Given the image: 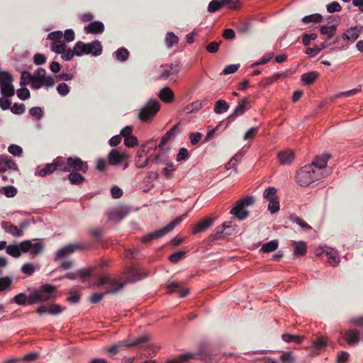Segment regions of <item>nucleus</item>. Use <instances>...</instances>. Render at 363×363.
<instances>
[{"label":"nucleus","mask_w":363,"mask_h":363,"mask_svg":"<svg viewBox=\"0 0 363 363\" xmlns=\"http://www.w3.org/2000/svg\"><path fill=\"white\" fill-rule=\"evenodd\" d=\"M202 101L198 100L191 103L190 105H188L186 107L185 111L186 113L196 112L202 108Z\"/></svg>","instance_id":"de8ad7c7"},{"label":"nucleus","mask_w":363,"mask_h":363,"mask_svg":"<svg viewBox=\"0 0 363 363\" xmlns=\"http://www.w3.org/2000/svg\"><path fill=\"white\" fill-rule=\"evenodd\" d=\"M174 96V92L169 87H164L158 94L160 99L165 103H170L172 101Z\"/></svg>","instance_id":"393cba45"},{"label":"nucleus","mask_w":363,"mask_h":363,"mask_svg":"<svg viewBox=\"0 0 363 363\" xmlns=\"http://www.w3.org/2000/svg\"><path fill=\"white\" fill-rule=\"evenodd\" d=\"M318 35L316 33H312L310 34L304 33L302 36V41L305 46L310 45L311 40H314L317 38Z\"/></svg>","instance_id":"e2e57ef3"},{"label":"nucleus","mask_w":363,"mask_h":363,"mask_svg":"<svg viewBox=\"0 0 363 363\" xmlns=\"http://www.w3.org/2000/svg\"><path fill=\"white\" fill-rule=\"evenodd\" d=\"M326 346V341L323 337H318L313 343L314 350L318 354L320 350Z\"/></svg>","instance_id":"4d7b16f0"},{"label":"nucleus","mask_w":363,"mask_h":363,"mask_svg":"<svg viewBox=\"0 0 363 363\" xmlns=\"http://www.w3.org/2000/svg\"><path fill=\"white\" fill-rule=\"evenodd\" d=\"M25 74L30 77L31 88L33 89H39L42 87H52L55 83L54 78L47 75L46 70L43 68L37 69L33 74L26 73Z\"/></svg>","instance_id":"f03ea898"},{"label":"nucleus","mask_w":363,"mask_h":363,"mask_svg":"<svg viewBox=\"0 0 363 363\" xmlns=\"http://www.w3.org/2000/svg\"><path fill=\"white\" fill-rule=\"evenodd\" d=\"M65 164V160L63 157H57L56 158L52 163L48 164L46 166L38 170L35 172V174L43 177L49 174H52L54 172L56 169H57V167H60Z\"/></svg>","instance_id":"9b49d317"},{"label":"nucleus","mask_w":363,"mask_h":363,"mask_svg":"<svg viewBox=\"0 0 363 363\" xmlns=\"http://www.w3.org/2000/svg\"><path fill=\"white\" fill-rule=\"evenodd\" d=\"M286 75L284 73H277L271 77H267L263 80L265 85H269L277 82L279 78L284 77Z\"/></svg>","instance_id":"864d4df0"},{"label":"nucleus","mask_w":363,"mask_h":363,"mask_svg":"<svg viewBox=\"0 0 363 363\" xmlns=\"http://www.w3.org/2000/svg\"><path fill=\"white\" fill-rule=\"evenodd\" d=\"M145 145H143L138 150L135 157V166L137 168H144L149 162V157L145 155Z\"/></svg>","instance_id":"dca6fc26"},{"label":"nucleus","mask_w":363,"mask_h":363,"mask_svg":"<svg viewBox=\"0 0 363 363\" xmlns=\"http://www.w3.org/2000/svg\"><path fill=\"white\" fill-rule=\"evenodd\" d=\"M294 255L295 256H303L306 253V245L303 242H294Z\"/></svg>","instance_id":"2f4dec72"},{"label":"nucleus","mask_w":363,"mask_h":363,"mask_svg":"<svg viewBox=\"0 0 363 363\" xmlns=\"http://www.w3.org/2000/svg\"><path fill=\"white\" fill-rule=\"evenodd\" d=\"M177 128V125H174L169 130H168L164 135L162 138L158 147H163L170 139L175 137V131Z\"/></svg>","instance_id":"c756f323"},{"label":"nucleus","mask_w":363,"mask_h":363,"mask_svg":"<svg viewBox=\"0 0 363 363\" xmlns=\"http://www.w3.org/2000/svg\"><path fill=\"white\" fill-rule=\"evenodd\" d=\"M1 93L4 97H11L15 94L14 86L12 82H9L0 86Z\"/></svg>","instance_id":"7c9ffc66"},{"label":"nucleus","mask_w":363,"mask_h":363,"mask_svg":"<svg viewBox=\"0 0 363 363\" xmlns=\"http://www.w3.org/2000/svg\"><path fill=\"white\" fill-rule=\"evenodd\" d=\"M160 109V103L155 99H150L146 105L140 109L138 118L143 122H149Z\"/></svg>","instance_id":"39448f33"},{"label":"nucleus","mask_w":363,"mask_h":363,"mask_svg":"<svg viewBox=\"0 0 363 363\" xmlns=\"http://www.w3.org/2000/svg\"><path fill=\"white\" fill-rule=\"evenodd\" d=\"M323 255L328 256L330 265L335 267L339 264V255L337 252L334 249L328 246H323L320 247L315 250L316 256L320 257Z\"/></svg>","instance_id":"0eeeda50"},{"label":"nucleus","mask_w":363,"mask_h":363,"mask_svg":"<svg viewBox=\"0 0 363 363\" xmlns=\"http://www.w3.org/2000/svg\"><path fill=\"white\" fill-rule=\"evenodd\" d=\"M127 282L133 283L140 280L147 276L142 271L141 268L137 265H131L125 268L124 271Z\"/></svg>","instance_id":"1a4fd4ad"},{"label":"nucleus","mask_w":363,"mask_h":363,"mask_svg":"<svg viewBox=\"0 0 363 363\" xmlns=\"http://www.w3.org/2000/svg\"><path fill=\"white\" fill-rule=\"evenodd\" d=\"M166 44L168 48H172L174 45H176L179 42L178 37L173 33L169 32L167 33L165 38Z\"/></svg>","instance_id":"a18cd8bd"},{"label":"nucleus","mask_w":363,"mask_h":363,"mask_svg":"<svg viewBox=\"0 0 363 363\" xmlns=\"http://www.w3.org/2000/svg\"><path fill=\"white\" fill-rule=\"evenodd\" d=\"M66 164L73 172H82L86 173L88 171V164L78 157H69L66 159Z\"/></svg>","instance_id":"9d476101"},{"label":"nucleus","mask_w":363,"mask_h":363,"mask_svg":"<svg viewBox=\"0 0 363 363\" xmlns=\"http://www.w3.org/2000/svg\"><path fill=\"white\" fill-rule=\"evenodd\" d=\"M320 33L323 35H327L328 38H331L334 36L335 30H336V26H323L320 27Z\"/></svg>","instance_id":"79ce46f5"},{"label":"nucleus","mask_w":363,"mask_h":363,"mask_svg":"<svg viewBox=\"0 0 363 363\" xmlns=\"http://www.w3.org/2000/svg\"><path fill=\"white\" fill-rule=\"evenodd\" d=\"M328 160L329 156L328 155L317 156L310 165H313L314 168L318 169L320 171H323V174H325V169L326 167Z\"/></svg>","instance_id":"4be33fe9"},{"label":"nucleus","mask_w":363,"mask_h":363,"mask_svg":"<svg viewBox=\"0 0 363 363\" xmlns=\"http://www.w3.org/2000/svg\"><path fill=\"white\" fill-rule=\"evenodd\" d=\"M250 108V103L247 98L242 99L235 107L230 118L242 115Z\"/></svg>","instance_id":"412c9836"},{"label":"nucleus","mask_w":363,"mask_h":363,"mask_svg":"<svg viewBox=\"0 0 363 363\" xmlns=\"http://www.w3.org/2000/svg\"><path fill=\"white\" fill-rule=\"evenodd\" d=\"M273 57H274L273 52H268V53L265 54L264 56H262V57L259 60L252 63L251 67H256V66H259V65H265L271 59H272Z\"/></svg>","instance_id":"09e8293b"},{"label":"nucleus","mask_w":363,"mask_h":363,"mask_svg":"<svg viewBox=\"0 0 363 363\" xmlns=\"http://www.w3.org/2000/svg\"><path fill=\"white\" fill-rule=\"evenodd\" d=\"M86 33L100 34L104 30V26L102 22L95 21L90 23L84 28Z\"/></svg>","instance_id":"5701e85b"},{"label":"nucleus","mask_w":363,"mask_h":363,"mask_svg":"<svg viewBox=\"0 0 363 363\" xmlns=\"http://www.w3.org/2000/svg\"><path fill=\"white\" fill-rule=\"evenodd\" d=\"M12 279L9 277L0 278V291H3L9 288Z\"/></svg>","instance_id":"bf43d9fd"},{"label":"nucleus","mask_w":363,"mask_h":363,"mask_svg":"<svg viewBox=\"0 0 363 363\" xmlns=\"http://www.w3.org/2000/svg\"><path fill=\"white\" fill-rule=\"evenodd\" d=\"M217 216H206L201 219L196 227H211L214 225Z\"/></svg>","instance_id":"e433bc0d"},{"label":"nucleus","mask_w":363,"mask_h":363,"mask_svg":"<svg viewBox=\"0 0 363 363\" xmlns=\"http://www.w3.org/2000/svg\"><path fill=\"white\" fill-rule=\"evenodd\" d=\"M61 57L66 61H69L72 59L74 55H75L74 50L68 48L67 47L63 50V52H60Z\"/></svg>","instance_id":"13d9d810"},{"label":"nucleus","mask_w":363,"mask_h":363,"mask_svg":"<svg viewBox=\"0 0 363 363\" xmlns=\"http://www.w3.org/2000/svg\"><path fill=\"white\" fill-rule=\"evenodd\" d=\"M21 247L23 252H30L33 255H38L44 249V245L39 240L34 242L28 240H24L21 242Z\"/></svg>","instance_id":"6e6552de"},{"label":"nucleus","mask_w":363,"mask_h":363,"mask_svg":"<svg viewBox=\"0 0 363 363\" xmlns=\"http://www.w3.org/2000/svg\"><path fill=\"white\" fill-rule=\"evenodd\" d=\"M279 243L277 240H272L264 244L261 248V250L264 252H271L276 250L278 247Z\"/></svg>","instance_id":"4c0bfd02"},{"label":"nucleus","mask_w":363,"mask_h":363,"mask_svg":"<svg viewBox=\"0 0 363 363\" xmlns=\"http://www.w3.org/2000/svg\"><path fill=\"white\" fill-rule=\"evenodd\" d=\"M277 190L274 187L269 186L267 188L264 193H263V197L267 199V201L273 200L275 199H278L277 196Z\"/></svg>","instance_id":"ea45409f"},{"label":"nucleus","mask_w":363,"mask_h":363,"mask_svg":"<svg viewBox=\"0 0 363 363\" xmlns=\"http://www.w3.org/2000/svg\"><path fill=\"white\" fill-rule=\"evenodd\" d=\"M268 201H269L268 206H267L268 211L272 214H274V213L278 212L280 208L279 199H275L270 200Z\"/></svg>","instance_id":"49530a36"},{"label":"nucleus","mask_w":363,"mask_h":363,"mask_svg":"<svg viewBox=\"0 0 363 363\" xmlns=\"http://www.w3.org/2000/svg\"><path fill=\"white\" fill-rule=\"evenodd\" d=\"M188 354H192L191 359H201L209 355L208 347L206 345H201L199 346L198 350L195 352H189Z\"/></svg>","instance_id":"bb28decb"},{"label":"nucleus","mask_w":363,"mask_h":363,"mask_svg":"<svg viewBox=\"0 0 363 363\" xmlns=\"http://www.w3.org/2000/svg\"><path fill=\"white\" fill-rule=\"evenodd\" d=\"M57 91L60 96H65L69 93L70 89L66 83L62 82L57 85Z\"/></svg>","instance_id":"3c124183"},{"label":"nucleus","mask_w":363,"mask_h":363,"mask_svg":"<svg viewBox=\"0 0 363 363\" xmlns=\"http://www.w3.org/2000/svg\"><path fill=\"white\" fill-rule=\"evenodd\" d=\"M281 338L286 342H294L296 344H300L305 338V337L285 333L281 335Z\"/></svg>","instance_id":"473e14b6"},{"label":"nucleus","mask_w":363,"mask_h":363,"mask_svg":"<svg viewBox=\"0 0 363 363\" xmlns=\"http://www.w3.org/2000/svg\"><path fill=\"white\" fill-rule=\"evenodd\" d=\"M68 179L72 184L79 185L85 181V178L80 174L72 172L68 175Z\"/></svg>","instance_id":"72a5a7b5"},{"label":"nucleus","mask_w":363,"mask_h":363,"mask_svg":"<svg viewBox=\"0 0 363 363\" xmlns=\"http://www.w3.org/2000/svg\"><path fill=\"white\" fill-rule=\"evenodd\" d=\"M191 354H181L179 358L169 360L167 363H184L192 357Z\"/></svg>","instance_id":"69168bd1"},{"label":"nucleus","mask_w":363,"mask_h":363,"mask_svg":"<svg viewBox=\"0 0 363 363\" xmlns=\"http://www.w3.org/2000/svg\"><path fill=\"white\" fill-rule=\"evenodd\" d=\"M9 169H17L16 164L9 157L6 155H0V171L5 172Z\"/></svg>","instance_id":"aec40b11"},{"label":"nucleus","mask_w":363,"mask_h":363,"mask_svg":"<svg viewBox=\"0 0 363 363\" xmlns=\"http://www.w3.org/2000/svg\"><path fill=\"white\" fill-rule=\"evenodd\" d=\"M148 339H149V337L147 335H142V336L136 338L133 341L125 344L124 346L126 347L138 346L140 345L147 342Z\"/></svg>","instance_id":"37998d69"},{"label":"nucleus","mask_w":363,"mask_h":363,"mask_svg":"<svg viewBox=\"0 0 363 363\" xmlns=\"http://www.w3.org/2000/svg\"><path fill=\"white\" fill-rule=\"evenodd\" d=\"M128 213L126 208L119 206L113 208L108 213V218L112 220H121Z\"/></svg>","instance_id":"2eb2a0df"},{"label":"nucleus","mask_w":363,"mask_h":363,"mask_svg":"<svg viewBox=\"0 0 363 363\" xmlns=\"http://www.w3.org/2000/svg\"><path fill=\"white\" fill-rule=\"evenodd\" d=\"M16 94L21 100H26L30 98V96L29 90L25 86H21V88L18 89L16 91Z\"/></svg>","instance_id":"603ef678"},{"label":"nucleus","mask_w":363,"mask_h":363,"mask_svg":"<svg viewBox=\"0 0 363 363\" xmlns=\"http://www.w3.org/2000/svg\"><path fill=\"white\" fill-rule=\"evenodd\" d=\"M13 301L20 306H24L27 303V296L25 293H20L13 297Z\"/></svg>","instance_id":"5fc2aeb1"},{"label":"nucleus","mask_w":363,"mask_h":363,"mask_svg":"<svg viewBox=\"0 0 363 363\" xmlns=\"http://www.w3.org/2000/svg\"><path fill=\"white\" fill-rule=\"evenodd\" d=\"M6 252L13 257H19L23 252L21 243L17 245H10L6 247Z\"/></svg>","instance_id":"f704fd0d"},{"label":"nucleus","mask_w":363,"mask_h":363,"mask_svg":"<svg viewBox=\"0 0 363 363\" xmlns=\"http://www.w3.org/2000/svg\"><path fill=\"white\" fill-rule=\"evenodd\" d=\"M126 281L121 279H112L108 276H103L99 278L96 285L107 284L106 293L116 294L125 285Z\"/></svg>","instance_id":"423d86ee"},{"label":"nucleus","mask_w":363,"mask_h":363,"mask_svg":"<svg viewBox=\"0 0 363 363\" xmlns=\"http://www.w3.org/2000/svg\"><path fill=\"white\" fill-rule=\"evenodd\" d=\"M180 284L176 281H172L168 285V289L170 292H178L180 297H185L189 294V289H186L184 291H180Z\"/></svg>","instance_id":"c85d7f7f"},{"label":"nucleus","mask_w":363,"mask_h":363,"mask_svg":"<svg viewBox=\"0 0 363 363\" xmlns=\"http://www.w3.org/2000/svg\"><path fill=\"white\" fill-rule=\"evenodd\" d=\"M86 247L85 245L79 243L70 244L57 250L56 252V257L57 259H62L72 254L76 250H84Z\"/></svg>","instance_id":"ddd939ff"},{"label":"nucleus","mask_w":363,"mask_h":363,"mask_svg":"<svg viewBox=\"0 0 363 363\" xmlns=\"http://www.w3.org/2000/svg\"><path fill=\"white\" fill-rule=\"evenodd\" d=\"M226 229L227 228H222L220 231H217L216 233L211 235L208 238V241L213 242L216 240H219L225 238V233H224V230Z\"/></svg>","instance_id":"8fccbe9b"},{"label":"nucleus","mask_w":363,"mask_h":363,"mask_svg":"<svg viewBox=\"0 0 363 363\" xmlns=\"http://www.w3.org/2000/svg\"><path fill=\"white\" fill-rule=\"evenodd\" d=\"M318 77L319 74L318 72L312 71L303 74L301 79L304 84L309 85L315 82Z\"/></svg>","instance_id":"cd10ccee"},{"label":"nucleus","mask_w":363,"mask_h":363,"mask_svg":"<svg viewBox=\"0 0 363 363\" xmlns=\"http://www.w3.org/2000/svg\"><path fill=\"white\" fill-rule=\"evenodd\" d=\"M280 359L283 363H295V357H293L291 352H284Z\"/></svg>","instance_id":"774afa93"},{"label":"nucleus","mask_w":363,"mask_h":363,"mask_svg":"<svg viewBox=\"0 0 363 363\" xmlns=\"http://www.w3.org/2000/svg\"><path fill=\"white\" fill-rule=\"evenodd\" d=\"M8 151L11 155L19 157L22 154L23 150L19 145L12 144L9 146Z\"/></svg>","instance_id":"338daca9"},{"label":"nucleus","mask_w":363,"mask_h":363,"mask_svg":"<svg viewBox=\"0 0 363 363\" xmlns=\"http://www.w3.org/2000/svg\"><path fill=\"white\" fill-rule=\"evenodd\" d=\"M11 111L14 114L21 115L26 111V107L23 104L15 103L11 108Z\"/></svg>","instance_id":"6e6d98bb"},{"label":"nucleus","mask_w":363,"mask_h":363,"mask_svg":"<svg viewBox=\"0 0 363 363\" xmlns=\"http://www.w3.org/2000/svg\"><path fill=\"white\" fill-rule=\"evenodd\" d=\"M74 50L77 56L91 55L96 57L102 53V45L99 40H94L89 43L78 41L74 46Z\"/></svg>","instance_id":"20e7f679"},{"label":"nucleus","mask_w":363,"mask_h":363,"mask_svg":"<svg viewBox=\"0 0 363 363\" xmlns=\"http://www.w3.org/2000/svg\"><path fill=\"white\" fill-rule=\"evenodd\" d=\"M325 177L323 171L314 168L313 165H306L296 173V182L301 186H308L313 182Z\"/></svg>","instance_id":"f257e3e1"},{"label":"nucleus","mask_w":363,"mask_h":363,"mask_svg":"<svg viewBox=\"0 0 363 363\" xmlns=\"http://www.w3.org/2000/svg\"><path fill=\"white\" fill-rule=\"evenodd\" d=\"M345 339L350 345L358 343L360 340L359 333L357 330H350L345 334Z\"/></svg>","instance_id":"a878e982"},{"label":"nucleus","mask_w":363,"mask_h":363,"mask_svg":"<svg viewBox=\"0 0 363 363\" xmlns=\"http://www.w3.org/2000/svg\"><path fill=\"white\" fill-rule=\"evenodd\" d=\"M127 155L124 152H121L118 150H112L108 155V163L111 165L118 166L123 160L127 158Z\"/></svg>","instance_id":"4468645a"},{"label":"nucleus","mask_w":363,"mask_h":363,"mask_svg":"<svg viewBox=\"0 0 363 363\" xmlns=\"http://www.w3.org/2000/svg\"><path fill=\"white\" fill-rule=\"evenodd\" d=\"M255 201V199L253 196H246L236 201L230 213L235 218L243 220L249 216L247 208L252 206Z\"/></svg>","instance_id":"7ed1b4c3"},{"label":"nucleus","mask_w":363,"mask_h":363,"mask_svg":"<svg viewBox=\"0 0 363 363\" xmlns=\"http://www.w3.org/2000/svg\"><path fill=\"white\" fill-rule=\"evenodd\" d=\"M229 105L225 100H218L216 102L214 107V112L217 114H220L228 110Z\"/></svg>","instance_id":"c9c22d12"},{"label":"nucleus","mask_w":363,"mask_h":363,"mask_svg":"<svg viewBox=\"0 0 363 363\" xmlns=\"http://www.w3.org/2000/svg\"><path fill=\"white\" fill-rule=\"evenodd\" d=\"M295 155L292 150L286 149L278 153V160L282 165H287L292 163Z\"/></svg>","instance_id":"a211bd4d"},{"label":"nucleus","mask_w":363,"mask_h":363,"mask_svg":"<svg viewBox=\"0 0 363 363\" xmlns=\"http://www.w3.org/2000/svg\"><path fill=\"white\" fill-rule=\"evenodd\" d=\"M115 54L116 59L121 62L125 61L129 56L128 50L123 48L118 49Z\"/></svg>","instance_id":"c03bdc74"},{"label":"nucleus","mask_w":363,"mask_h":363,"mask_svg":"<svg viewBox=\"0 0 363 363\" xmlns=\"http://www.w3.org/2000/svg\"><path fill=\"white\" fill-rule=\"evenodd\" d=\"M39 296L40 302L49 301L53 296V293L56 291L55 286L46 284L42 285L38 289H36Z\"/></svg>","instance_id":"f8f14e48"},{"label":"nucleus","mask_w":363,"mask_h":363,"mask_svg":"<svg viewBox=\"0 0 363 363\" xmlns=\"http://www.w3.org/2000/svg\"><path fill=\"white\" fill-rule=\"evenodd\" d=\"M67 48V45L62 40H58L56 42H52L51 44V49L53 52L57 54H60L63 52V50Z\"/></svg>","instance_id":"a19ab883"},{"label":"nucleus","mask_w":363,"mask_h":363,"mask_svg":"<svg viewBox=\"0 0 363 363\" xmlns=\"http://www.w3.org/2000/svg\"><path fill=\"white\" fill-rule=\"evenodd\" d=\"M323 20V16L319 13H314L306 16L302 18V22L304 23H320Z\"/></svg>","instance_id":"58836bf2"},{"label":"nucleus","mask_w":363,"mask_h":363,"mask_svg":"<svg viewBox=\"0 0 363 363\" xmlns=\"http://www.w3.org/2000/svg\"><path fill=\"white\" fill-rule=\"evenodd\" d=\"M138 143V140L133 135L124 138V145L128 147H133Z\"/></svg>","instance_id":"680f3d73"},{"label":"nucleus","mask_w":363,"mask_h":363,"mask_svg":"<svg viewBox=\"0 0 363 363\" xmlns=\"http://www.w3.org/2000/svg\"><path fill=\"white\" fill-rule=\"evenodd\" d=\"M179 71V67L177 64H171L169 65L163 66L160 79H167L172 75H176Z\"/></svg>","instance_id":"6ab92c4d"},{"label":"nucleus","mask_w":363,"mask_h":363,"mask_svg":"<svg viewBox=\"0 0 363 363\" xmlns=\"http://www.w3.org/2000/svg\"><path fill=\"white\" fill-rule=\"evenodd\" d=\"M13 78L11 75L6 72H0V86L6 84L9 82H12Z\"/></svg>","instance_id":"0e129e2a"},{"label":"nucleus","mask_w":363,"mask_h":363,"mask_svg":"<svg viewBox=\"0 0 363 363\" xmlns=\"http://www.w3.org/2000/svg\"><path fill=\"white\" fill-rule=\"evenodd\" d=\"M171 229L172 228H160V230H155L143 236L141 241L143 243L147 244L152 240L163 237L164 235L168 233Z\"/></svg>","instance_id":"f3484780"},{"label":"nucleus","mask_w":363,"mask_h":363,"mask_svg":"<svg viewBox=\"0 0 363 363\" xmlns=\"http://www.w3.org/2000/svg\"><path fill=\"white\" fill-rule=\"evenodd\" d=\"M186 255L185 251H178L177 252L173 253L169 256V260L172 263H177L179 260H181L182 258H184Z\"/></svg>","instance_id":"052dcab7"},{"label":"nucleus","mask_w":363,"mask_h":363,"mask_svg":"<svg viewBox=\"0 0 363 363\" xmlns=\"http://www.w3.org/2000/svg\"><path fill=\"white\" fill-rule=\"evenodd\" d=\"M361 31L362 28L360 27H350L345 31V33H343L342 37L344 39L354 42L359 38Z\"/></svg>","instance_id":"b1692460"}]
</instances>
